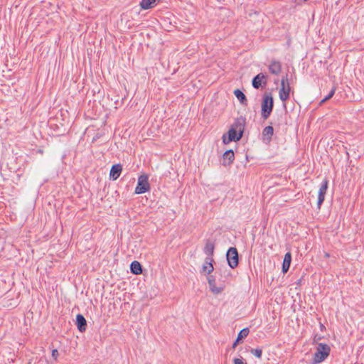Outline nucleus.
<instances>
[{
    "mask_svg": "<svg viewBox=\"0 0 364 364\" xmlns=\"http://www.w3.org/2000/svg\"><path fill=\"white\" fill-rule=\"evenodd\" d=\"M273 127L272 126H267L264 129L262 132L263 136L267 137V139L269 140L273 135Z\"/></svg>",
    "mask_w": 364,
    "mask_h": 364,
    "instance_id": "obj_19",
    "label": "nucleus"
},
{
    "mask_svg": "<svg viewBox=\"0 0 364 364\" xmlns=\"http://www.w3.org/2000/svg\"><path fill=\"white\" fill-rule=\"evenodd\" d=\"M58 350H57V349H53V350H52V357H53L55 360H56V359H57V358H58Z\"/></svg>",
    "mask_w": 364,
    "mask_h": 364,
    "instance_id": "obj_26",
    "label": "nucleus"
},
{
    "mask_svg": "<svg viewBox=\"0 0 364 364\" xmlns=\"http://www.w3.org/2000/svg\"><path fill=\"white\" fill-rule=\"evenodd\" d=\"M213 257H206L205 258V262L202 267L203 272L207 273V274H210L213 271L214 267L213 265Z\"/></svg>",
    "mask_w": 364,
    "mask_h": 364,
    "instance_id": "obj_12",
    "label": "nucleus"
},
{
    "mask_svg": "<svg viewBox=\"0 0 364 364\" xmlns=\"http://www.w3.org/2000/svg\"><path fill=\"white\" fill-rule=\"evenodd\" d=\"M269 70L272 74L278 75L282 71L281 63L275 60H272L269 65Z\"/></svg>",
    "mask_w": 364,
    "mask_h": 364,
    "instance_id": "obj_9",
    "label": "nucleus"
},
{
    "mask_svg": "<svg viewBox=\"0 0 364 364\" xmlns=\"http://www.w3.org/2000/svg\"><path fill=\"white\" fill-rule=\"evenodd\" d=\"M239 341H237V339H236V341L234 342V343H233V345H232V348H233L236 347V346L237 345V343H238V342H239Z\"/></svg>",
    "mask_w": 364,
    "mask_h": 364,
    "instance_id": "obj_28",
    "label": "nucleus"
},
{
    "mask_svg": "<svg viewBox=\"0 0 364 364\" xmlns=\"http://www.w3.org/2000/svg\"><path fill=\"white\" fill-rule=\"evenodd\" d=\"M39 153L42 154L43 153V151L42 150H39L38 151Z\"/></svg>",
    "mask_w": 364,
    "mask_h": 364,
    "instance_id": "obj_29",
    "label": "nucleus"
},
{
    "mask_svg": "<svg viewBox=\"0 0 364 364\" xmlns=\"http://www.w3.org/2000/svg\"><path fill=\"white\" fill-rule=\"evenodd\" d=\"M251 353L258 358L262 357V350L260 348L252 349Z\"/></svg>",
    "mask_w": 364,
    "mask_h": 364,
    "instance_id": "obj_24",
    "label": "nucleus"
},
{
    "mask_svg": "<svg viewBox=\"0 0 364 364\" xmlns=\"http://www.w3.org/2000/svg\"><path fill=\"white\" fill-rule=\"evenodd\" d=\"M249 329L247 328H245L240 331L237 336V341H240L242 338H246L249 334Z\"/></svg>",
    "mask_w": 364,
    "mask_h": 364,
    "instance_id": "obj_20",
    "label": "nucleus"
},
{
    "mask_svg": "<svg viewBox=\"0 0 364 364\" xmlns=\"http://www.w3.org/2000/svg\"><path fill=\"white\" fill-rule=\"evenodd\" d=\"M122 171V166L121 164L113 165L109 172V177L114 181L117 180L119 177Z\"/></svg>",
    "mask_w": 364,
    "mask_h": 364,
    "instance_id": "obj_10",
    "label": "nucleus"
},
{
    "mask_svg": "<svg viewBox=\"0 0 364 364\" xmlns=\"http://www.w3.org/2000/svg\"><path fill=\"white\" fill-rule=\"evenodd\" d=\"M321 339V337L320 336H316L314 338V343H317L318 340Z\"/></svg>",
    "mask_w": 364,
    "mask_h": 364,
    "instance_id": "obj_27",
    "label": "nucleus"
},
{
    "mask_svg": "<svg viewBox=\"0 0 364 364\" xmlns=\"http://www.w3.org/2000/svg\"><path fill=\"white\" fill-rule=\"evenodd\" d=\"M208 285H209L210 291L214 294H219L224 289L225 287L223 285H221L220 287H216V285H215V279L213 277V276H210V277H208Z\"/></svg>",
    "mask_w": 364,
    "mask_h": 364,
    "instance_id": "obj_8",
    "label": "nucleus"
},
{
    "mask_svg": "<svg viewBox=\"0 0 364 364\" xmlns=\"http://www.w3.org/2000/svg\"><path fill=\"white\" fill-rule=\"evenodd\" d=\"M335 91H336V88L335 87H333L331 89V90L330 91V92L328 93V95L327 96H326L321 101V104L322 103H324L325 102H326L327 100H328L329 99H331L334 93H335Z\"/></svg>",
    "mask_w": 364,
    "mask_h": 364,
    "instance_id": "obj_23",
    "label": "nucleus"
},
{
    "mask_svg": "<svg viewBox=\"0 0 364 364\" xmlns=\"http://www.w3.org/2000/svg\"><path fill=\"white\" fill-rule=\"evenodd\" d=\"M291 87L287 77L284 76L281 80V87L279 88V95L282 102L287 101L289 98Z\"/></svg>",
    "mask_w": 364,
    "mask_h": 364,
    "instance_id": "obj_5",
    "label": "nucleus"
},
{
    "mask_svg": "<svg viewBox=\"0 0 364 364\" xmlns=\"http://www.w3.org/2000/svg\"><path fill=\"white\" fill-rule=\"evenodd\" d=\"M234 95L237 98V100L242 104L247 105V98L245 94L240 90H235L234 91Z\"/></svg>",
    "mask_w": 364,
    "mask_h": 364,
    "instance_id": "obj_18",
    "label": "nucleus"
},
{
    "mask_svg": "<svg viewBox=\"0 0 364 364\" xmlns=\"http://www.w3.org/2000/svg\"><path fill=\"white\" fill-rule=\"evenodd\" d=\"M148 180L149 178L147 175H141L139 176L137 186L134 191L136 194H142L150 190V185Z\"/></svg>",
    "mask_w": 364,
    "mask_h": 364,
    "instance_id": "obj_4",
    "label": "nucleus"
},
{
    "mask_svg": "<svg viewBox=\"0 0 364 364\" xmlns=\"http://www.w3.org/2000/svg\"><path fill=\"white\" fill-rule=\"evenodd\" d=\"M267 75L263 73H259L252 79V86L255 89H259L260 87L266 86L267 83Z\"/></svg>",
    "mask_w": 364,
    "mask_h": 364,
    "instance_id": "obj_7",
    "label": "nucleus"
},
{
    "mask_svg": "<svg viewBox=\"0 0 364 364\" xmlns=\"http://www.w3.org/2000/svg\"><path fill=\"white\" fill-rule=\"evenodd\" d=\"M131 272L134 274H139L141 273V265L137 261H134L130 265Z\"/></svg>",
    "mask_w": 364,
    "mask_h": 364,
    "instance_id": "obj_16",
    "label": "nucleus"
},
{
    "mask_svg": "<svg viewBox=\"0 0 364 364\" xmlns=\"http://www.w3.org/2000/svg\"><path fill=\"white\" fill-rule=\"evenodd\" d=\"M244 131V125L240 120L237 119L231 127L230 130L228 131V137H226L225 135L223 136V141L224 144H227L232 141H239L243 134Z\"/></svg>",
    "mask_w": 364,
    "mask_h": 364,
    "instance_id": "obj_1",
    "label": "nucleus"
},
{
    "mask_svg": "<svg viewBox=\"0 0 364 364\" xmlns=\"http://www.w3.org/2000/svg\"><path fill=\"white\" fill-rule=\"evenodd\" d=\"M228 265L235 268L238 264V253L235 247H230L226 254Z\"/></svg>",
    "mask_w": 364,
    "mask_h": 364,
    "instance_id": "obj_6",
    "label": "nucleus"
},
{
    "mask_svg": "<svg viewBox=\"0 0 364 364\" xmlns=\"http://www.w3.org/2000/svg\"><path fill=\"white\" fill-rule=\"evenodd\" d=\"M328 180L324 179L323 181V183H322L321 187L319 188L318 192L326 193V191L328 189Z\"/></svg>",
    "mask_w": 364,
    "mask_h": 364,
    "instance_id": "obj_21",
    "label": "nucleus"
},
{
    "mask_svg": "<svg viewBox=\"0 0 364 364\" xmlns=\"http://www.w3.org/2000/svg\"><path fill=\"white\" fill-rule=\"evenodd\" d=\"M157 0H142L140 2V6L143 9H149L153 8Z\"/></svg>",
    "mask_w": 364,
    "mask_h": 364,
    "instance_id": "obj_17",
    "label": "nucleus"
},
{
    "mask_svg": "<svg viewBox=\"0 0 364 364\" xmlns=\"http://www.w3.org/2000/svg\"><path fill=\"white\" fill-rule=\"evenodd\" d=\"M331 348L328 345L318 343L317 344L316 350L314 353V363L323 362L330 354Z\"/></svg>",
    "mask_w": 364,
    "mask_h": 364,
    "instance_id": "obj_3",
    "label": "nucleus"
},
{
    "mask_svg": "<svg viewBox=\"0 0 364 364\" xmlns=\"http://www.w3.org/2000/svg\"><path fill=\"white\" fill-rule=\"evenodd\" d=\"M325 195H326V193H324L318 192V201H317V205H318V209H320L321 204L323 203V201L325 200Z\"/></svg>",
    "mask_w": 364,
    "mask_h": 364,
    "instance_id": "obj_22",
    "label": "nucleus"
},
{
    "mask_svg": "<svg viewBox=\"0 0 364 364\" xmlns=\"http://www.w3.org/2000/svg\"><path fill=\"white\" fill-rule=\"evenodd\" d=\"M291 262V255L290 252H287L284 255L283 264H282V272L286 273L288 272Z\"/></svg>",
    "mask_w": 364,
    "mask_h": 364,
    "instance_id": "obj_14",
    "label": "nucleus"
},
{
    "mask_svg": "<svg viewBox=\"0 0 364 364\" xmlns=\"http://www.w3.org/2000/svg\"><path fill=\"white\" fill-rule=\"evenodd\" d=\"M234 364H247V363L244 362L242 358H235Z\"/></svg>",
    "mask_w": 364,
    "mask_h": 364,
    "instance_id": "obj_25",
    "label": "nucleus"
},
{
    "mask_svg": "<svg viewBox=\"0 0 364 364\" xmlns=\"http://www.w3.org/2000/svg\"><path fill=\"white\" fill-rule=\"evenodd\" d=\"M214 244L210 241H208L204 247V252L207 255V257H212L214 252Z\"/></svg>",
    "mask_w": 364,
    "mask_h": 364,
    "instance_id": "obj_15",
    "label": "nucleus"
},
{
    "mask_svg": "<svg viewBox=\"0 0 364 364\" xmlns=\"http://www.w3.org/2000/svg\"><path fill=\"white\" fill-rule=\"evenodd\" d=\"M76 323L77 328L80 332H83L85 331L87 326V321L82 314L77 315Z\"/></svg>",
    "mask_w": 364,
    "mask_h": 364,
    "instance_id": "obj_13",
    "label": "nucleus"
},
{
    "mask_svg": "<svg viewBox=\"0 0 364 364\" xmlns=\"http://www.w3.org/2000/svg\"><path fill=\"white\" fill-rule=\"evenodd\" d=\"M274 101L270 92H265L262 102L261 114L264 119H267L273 109Z\"/></svg>",
    "mask_w": 364,
    "mask_h": 364,
    "instance_id": "obj_2",
    "label": "nucleus"
},
{
    "mask_svg": "<svg viewBox=\"0 0 364 364\" xmlns=\"http://www.w3.org/2000/svg\"><path fill=\"white\" fill-rule=\"evenodd\" d=\"M235 159L234 152L232 150L230 149L226 151L223 155V165H230L232 163Z\"/></svg>",
    "mask_w": 364,
    "mask_h": 364,
    "instance_id": "obj_11",
    "label": "nucleus"
}]
</instances>
